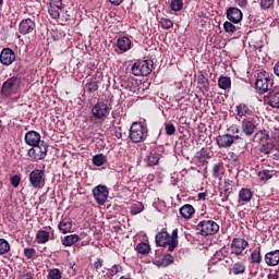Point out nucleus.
I'll list each match as a JSON object with an SVG mask.
<instances>
[{"instance_id":"f257e3e1","label":"nucleus","mask_w":279,"mask_h":279,"mask_svg":"<svg viewBox=\"0 0 279 279\" xmlns=\"http://www.w3.org/2000/svg\"><path fill=\"white\" fill-rule=\"evenodd\" d=\"M155 241L159 247H167V252H173L178 247V229H174L171 235L167 231L157 233Z\"/></svg>"},{"instance_id":"f03ea898","label":"nucleus","mask_w":279,"mask_h":279,"mask_svg":"<svg viewBox=\"0 0 279 279\" xmlns=\"http://www.w3.org/2000/svg\"><path fill=\"white\" fill-rule=\"evenodd\" d=\"M151 69H154V62L149 60L144 61H136L132 68V74L135 75V77H146L151 73Z\"/></svg>"},{"instance_id":"7ed1b4c3","label":"nucleus","mask_w":279,"mask_h":279,"mask_svg":"<svg viewBox=\"0 0 279 279\" xmlns=\"http://www.w3.org/2000/svg\"><path fill=\"white\" fill-rule=\"evenodd\" d=\"M129 138L132 143H143L147 138V128L141 122H134L131 125Z\"/></svg>"},{"instance_id":"20e7f679","label":"nucleus","mask_w":279,"mask_h":279,"mask_svg":"<svg viewBox=\"0 0 279 279\" xmlns=\"http://www.w3.org/2000/svg\"><path fill=\"white\" fill-rule=\"evenodd\" d=\"M19 88H21V77L11 76L2 84L1 94L4 97H10V95H16Z\"/></svg>"},{"instance_id":"39448f33","label":"nucleus","mask_w":279,"mask_h":279,"mask_svg":"<svg viewBox=\"0 0 279 279\" xmlns=\"http://www.w3.org/2000/svg\"><path fill=\"white\" fill-rule=\"evenodd\" d=\"M49 151V145L47 142H41L39 144H35L27 151V156L31 157L32 160H45L47 153Z\"/></svg>"},{"instance_id":"423d86ee","label":"nucleus","mask_w":279,"mask_h":279,"mask_svg":"<svg viewBox=\"0 0 279 279\" xmlns=\"http://www.w3.org/2000/svg\"><path fill=\"white\" fill-rule=\"evenodd\" d=\"M196 230L202 236H209L219 232V226L214 220H202L198 222Z\"/></svg>"},{"instance_id":"0eeeda50","label":"nucleus","mask_w":279,"mask_h":279,"mask_svg":"<svg viewBox=\"0 0 279 279\" xmlns=\"http://www.w3.org/2000/svg\"><path fill=\"white\" fill-rule=\"evenodd\" d=\"M255 88L256 90H259V93H267L274 88V83L271 82V78H269V74H267V72H260L257 74Z\"/></svg>"},{"instance_id":"6e6552de","label":"nucleus","mask_w":279,"mask_h":279,"mask_svg":"<svg viewBox=\"0 0 279 279\" xmlns=\"http://www.w3.org/2000/svg\"><path fill=\"white\" fill-rule=\"evenodd\" d=\"M29 182L33 189H43L45 186V170H33L29 173Z\"/></svg>"},{"instance_id":"1a4fd4ad","label":"nucleus","mask_w":279,"mask_h":279,"mask_svg":"<svg viewBox=\"0 0 279 279\" xmlns=\"http://www.w3.org/2000/svg\"><path fill=\"white\" fill-rule=\"evenodd\" d=\"M93 195L99 206H104V204L108 202V195H110V191H108L106 185H98L93 189Z\"/></svg>"},{"instance_id":"9d476101","label":"nucleus","mask_w":279,"mask_h":279,"mask_svg":"<svg viewBox=\"0 0 279 279\" xmlns=\"http://www.w3.org/2000/svg\"><path fill=\"white\" fill-rule=\"evenodd\" d=\"M92 114L96 119H106L108 114H110V109L108 108V104L104 101L97 102L92 108Z\"/></svg>"},{"instance_id":"9b49d317","label":"nucleus","mask_w":279,"mask_h":279,"mask_svg":"<svg viewBox=\"0 0 279 279\" xmlns=\"http://www.w3.org/2000/svg\"><path fill=\"white\" fill-rule=\"evenodd\" d=\"M239 138H241L239 135L232 136L230 134H223L216 137V143L220 149H226L232 147L234 141H239Z\"/></svg>"},{"instance_id":"f8f14e48","label":"nucleus","mask_w":279,"mask_h":279,"mask_svg":"<svg viewBox=\"0 0 279 279\" xmlns=\"http://www.w3.org/2000/svg\"><path fill=\"white\" fill-rule=\"evenodd\" d=\"M247 245H250V243L245 239L234 238L231 243V252L232 254H236V256H241L243 252H245Z\"/></svg>"},{"instance_id":"ddd939ff","label":"nucleus","mask_w":279,"mask_h":279,"mask_svg":"<svg viewBox=\"0 0 279 279\" xmlns=\"http://www.w3.org/2000/svg\"><path fill=\"white\" fill-rule=\"evenodd\" d=\"M256 125L255 118H245L241 122V130L245 136H252L256 132Z\"/></svg>"},{"instance_id":"4468645a","label":"nucleus","mask_w":279,"mask_h":279,"mask_svg":"<svg viewBox=\"0 0 279 279\" xmlns=\"http://www.w3.org/2000/svg\"><path fill=\"white\" fill-rule=\"evenodd\" d=\"M14 60H16V54L14 53V50L10 48L2 49L0 53L1 64H3L4 66H10V64H12Z\"/></svg>"},{"instance_id":"2eb2a0df","label":"nucleus","mask_w":279,"mask_h":279,"mask_svg":"<svg viewBox=\"0 0 279 279\" xmlns=\"http://www.w3.org/2000/svg\"><path fill=\"white\" fill-rule=\"evenodd\" d=\"M40 138H41L40 133L36 131H28L25 134L24 141L26 145H29L31 147H36V145L40 143H45V141H41Z\"/></svg>"},{"instance_id":"dca6fc26","label":"nucleus","mask_w":279,"mask_h":279,"mask_svg":"<svg viewBox=\"0 0 279 279\" xmlns=\"http://www.w3.org/2000/svg\"><path fill=\"white\" fill-rule=\"evenodd\" d=\"M34 29H36V22H34L32 19H25L21 21L19 27L20 34L25 36L26 34H32Z\"/></svg>"},{"instance_id":"f3484780","label":"nucleus","mask_w":279,"mask_h":279,"mask_svg":"<svg viewBox=\"0 0 279 279\" xmlns=\"http://www.w3.org/2000/svg\"><path fill=\"white\" fill-rule=\"evenodd\" d=\"M64 8V4H62V0H51L50 1V8L48 9V12L52 19H60V10Z\"/></svg>"},{"instance_id":"a211bd4d","label":"nucleus","mask_w":279,"mask_h":279,"mask_svg":"<svg viewBox=\"0 0 279 279\" xmlns=\"http://www.w3.org/2000/svg\"><path fill=\"white\" fill-rule=\"evenodd\" d=\"M264 260L268 267H276V265H279V250L266 253Z\"/></svg>"},{"instance_id":"6ab92c4d","label":"nucleus","mask_w":279,"mask_h":279,"mask_svg":"<svg viewBox=\"0 0 279 279\" xmlns=\"http://www.w3.org/2000/svg\"><path fill=\"white\" fill-rule=\"evenodd\" d=\"M122 86H124V88H126V90H130V93H135L136 95H138V93H141V88L138 87V81L133 77L126 78L123 82Z\"/></svg>"},{"instance_id":"aec40b11","label":"nucleus","mask_w":279,"mask_h":279,"mask_svg":"<svg viewBox=\"0 0 279 279\" xmlns=\"http://www.w3.org/2000/svg\"><path fill=\"white\" fill-rule=\"evenodd\" d=\"M227 19L231 21V23H240L243 20V13L238 8H230L227 11Z\"/></svg>"},{"instance_id":"412c9836","label":"nucleus","mask_w":279,"mask_h":279,"mask_svg":"<svg viewBox=\"0 0 279 279\" xmlns=\"http://www.w3.org/2000/svg\"><path fill=\"white\" fill-rule=\"evenodd\" d=\"M180 215L183 217V219H192L193 215H195V207H193L191 204L183 205L180 208Z\"/></svg>"},{"instance_id":"4be33fe9","label":"nucleus","mask_w":279,"mask_h":279,"mask_svg":"<svg viewBox=\"0 0 279 279\" xmlns=\"http://www.w3.org/2000/svg\"><path fill=\"white\" fill-rule=\"evenodd\" d=\"M253 193L252 190L250 189H242L239 192V204H247V202H252V197H253Z\"/></svg>"},{"instance_id":"5701e85b","label":"nucleus","mask_w":279,"mask_h":279,"mask_svg":"<svg viewBox=\"0 0 279 279\" xmlns=\"http://www.w3.org/2000/svg\"><path fill=\"white\" fill-rule=\"evenodd\" d=\"M145 160L147 161L148 167H155V165L160 162V154H158V150L153 149Z\"/></svg>"},{"instance_id":"b1692460","label":"nucleus","mask_w":279,"mask_h":279,"mask_svg":"<svg viewBox=\"0 0 279 279\" xmlns=\"http://www.w3.org/2000/svg\"><path fill=\"white\" fill-rule=\"evenodd\" d=\"M73 228V221L70 220V218H64L59 225L58 229L62 234H66L68 232H71V229Z\"/></svg>"},{"instance_id":"393cba45","label":"nucleus","mask_w":279,"mask_h":279,"mask_svg":"<svg viewBox=\"0 0 279 279\" xmlns=\"http://www.w3.org/2000/svg\"><path fill=\"white\" fill-rule=\"evenodd\" d=\"M266 104L271 106V108H279V93H269L266 98Z\"/></svg>"},{"instance_id":"a878e982","label":"nucleus","mask_w":279,"mask_h":279,"mask_svg":"<svg viewBox=\"0 0 279 279\" xmlns=\"http://www.w3.org/2000/svg\"><path fill=\"white\" fill-rule=\"evenodd\" d=\"M132 47V41L128 37H121L118 39V49L120 51H128Z\"/></svg>"},{"instance_id":"bb28decb","label":"nucleus","mask_w":279,"mask_h":279,"mask_svg":"<svg viewBox=\"0 0 279 279\" xmlns=\"http://www.w3.org/2000/svg\"><path fill=\"white\" fill-rule=\"evenodd\" d=\"M276 149V144L272 141H267L265 143H262V146L259 148V151L262 154H271Z\"/></svg>"},{"instance_id":"cd10ccee","label":"nucleus","mask_w":279,"mask_h":279,"mask_svg":"<svg viewBox=\"0 0 279 279\" xmlns=\"http://www.w3.org/2000/svg\"><path fill=\"white\" fill-rule=\"evenodd\" d=\"M77 241H80V235L70 234L62 240V245H64V247H71V245H75Z\"/></svg>"},{"instance_id":"c85d7f7f","label":"nucleus","mask_w":279,"mask_h":279,"mask_svg":"<svg viewBox=\"0 0 279 279\" xmlns=\"http://www.w3.org/2000/svg\"><path fill=\"white\" fill-rule=\"evenodd\" d=\"M251 263H253L254 265H260V263H263V256L260 255V246H258L252 252Z\"/></svg>"},{"instance_id":"c756f323","label":"nucleus","mask_w":279,"mask_h":279,"mask_svg":"<svg viewBox=\"0 0 279 279\" xmlns=\"http://www.w3.org/2000/svg\"><path fill=\"white\" fill-rule=\"evenodd\" d=\"M175 258L171 254H166L159 262L158 267H169V265H173Z\"/></svg>"},{"instance_id":"7c9ffc66","label":"nucleus","mask_w":279,"mask_h":279,"mask_svg":"<svg viewBox=\"0 0 279 279\" xmlns=\"http://www.w3.org/2000/svg\"><path fill=\"white\" fill-rule=\"evenodd\" d=\"M250 112H252V110H250V107H247V105L245 104H239L236 106V114L238 117H247V114H250Z\"/></svg>"},{"instance_id":"2f4dec72","label":"nucleus","mask_w":279,"mask_h":279,"mask_svg":"<svg viewBox=\"0 0 279 279\" xmlns=\"http://www.w3.org/2000/svg\"><path fill=\"white\" fill-rule=\"evenodd\" d=\"M231 85H232V81H230V77H228V76H221L218 80V86L222 90H228V88H230Z\"/></svg>"},{"instance_id":"473e14b6","label":"nucleus","mask_w":279,"mask_h":279,"mask_svg":"<svg viewBox=\"0 0 279 279\" xmlns=\"http://www.w3.org/2000/svg\"><path fill=\"white\" fill-rule=\"evenodd\" d=\"M144 210H145V205H143V203L141 202L134 203L130 208L131 215H141V213H143Z\"/></svg>"},{"instance_id":"72a5a7b5","label":"nucleus","mask_w":279,"mask_h":279,"mask_svg":"<svg viewBox=\"0 0 279 279\" xmlns=\"http://www.w3.org/2000/svg\"><path fill=\"white\" fill-rule=\"evenodd\" d=\"M231 271L234 276H241V274H245V266L243 263L238 262L233 264Z\"/></svg>"},{"instance_id":"f704fd0d","label":"nucleus","mask_w":279,"mask_h":279,"mask_svg":"<svg viewBox=\"0 0 279 279\" xmlns=\"http://www.w3.org/2000/svg\"><path fill=\"white\" fill-rule=\"evenodd\" d=\"M254 138H257L262 145V143H267L269 141V132L267 130L258 131Z\"/></svg>"},{"instance_id":"c9c22d12","label":"nucleus","mask_w":279,"mask_h":279,"mask_svg":"<svg viewBox=\"0 0 279 279\" xmlns=\"http://www.w3.org/2000/svg\"><path fill=\"white\" fill-rule=\"evenodd\" d=\"M37 243H47L49 241V232L39 230L36 234Z\"/></svg>"},{"instance_id":"e433bc0d","label":"nucleus","mask_w":279,"mask_h":279,"mask_svg":"<svg viewBox=\"0 0 279 279\" xmlns=\"http://www.w3.org/2000/svg\"><path fill=\"white\" fill-rule=\"evenodd\" d=\"M10 250V242H8V240L5 239H0V256H3V254H8Z\"/></svg>"},{"instance_id":"4c0bfd02","label":"nucleus","mask_w":279,"mask_h":279,"mask_svg":"<svg viewBox=\"0 0 279 279\" xmlns=\"http://www.w3.org/2000/svg\"><path fill=\"white\" fill-rule=\"evenodd\" d=\"M87 93H97L99 90V83L96 81H89L85 84Z\"/></svg>"},{"instance_id":"58836bf2","label":"nucleus","mask_w":279,"mask_h":279,"mask_svg":"<svg viewBox=\"0 0 279 279\" xmlns=\"http://www.w3.org/2000/svg\"><path fill=\"white\" fill-rule=\"evenodd\" d=\"M105 162H107V160L106 156H104L102 154L95 155L93 157V163L95 165V167H104Z\"/></svg>"},{"instance_id":"ea45409f","label":"nucleus","mask_w":279,"mask_h":279,"mask_svg":"<svg viewBox=\"0 0 279 279\" xmlns=\"http://www.w3.org/2000/svg\"><path fill=\"white\" fill-rule=\"evenodd\" d=\"M151 247L149 246V244L142 242L140 244H137L136 246V251L138 252V254H149Z\"/></svg>"},{"instance_id":"a19ab883","label":"nucleus","mask_w":279,"mask_h":279,"mask_svg":"<svg viewBox=\"0 0 279 279\" xmlns=\"http://www.w3.org/2000/svg\"><path fill=\"white\" fill-rule=\"evenodd\" d=\"M258 178L262 180V182H267V180H271L272 178L271 171L263 170L258 173Z\"/></svg>"},{"instance_id":"79ce46f5","label":"nucleus","mask_w":279,"mask_h":279,"mask_svg":"<svg viewBox=\"0 0 279 279\" xmlns=\"http://www.w3.org/2000/svg\"><path fill=\"white\" fill-rule=\"evenodd\" d=\"M159 23L162 29H171V27H173V21L167 17H162Z\"/></svg>"},{"instance_id":"37998d69","label":"nucleus","mask_w":279,"mask_h":279,"mask_svg":"<svg viewBox=\"0 0 279 279\" xmlns=\"http://www.w3.org/2000/svg\"><path fill=\"white\" fill-rule=\"evenodd\" d=\"M223 29L227 32V34H234V32H236V26H234V24L231 22H225Z\"/></svg>"},{"instance_id":"c03bdc74","label":"nucleus","mask_w":279,"mask_h":279,"mask_svg":"<svg viewBox=\"0 0 279 279\" xmlns=\"http://www.w3.org/2000/svg\"><path fill=\"white\" fill-rule=\"evenodd\" d=\"M182 0H172L171 10H173L174 12H180V10H182Z\"/></svg>"},{"instance_id":"a18cd8bd","label":"nucleus","mask_w":279,"mask_h":279,"mask_svg":"<svg viewBox=\"0 0 279 279\" xmlns=\"http://www.w3.org/2000/svg\"><path fill=\"white\" fill-rule=\"evenodd\" d=\"M230 193H232V189L227 187L223 190V192H220V197L222 202H228L229 197H230Z\"/></svg>"},{"instance_id":"49530a36","label":"nucleus","mask_w":279,"mask_h":279,"mask_svg":"<svg viewBox=\"0 0 279 279\" xmlns=\"http://www.w3.org/2000/svg\"><path fill=\"white\" fill-rule=\"evenodd\" d=\"M49 277L51 279H61L62 278V272H60V269L54 268V269L50 270Z\"/></svg>"},{"instance_id":"de8ad7c7","label":"nucleus","mask_w":279,"mask_h":279,"mask_svg":"<svg viewBox=\"0 0 279 279\" xmlns=\"http://www.w3.org/2000/svg\"><path fill=\"white\" fill-rule=\"evenodd\" d=\"M221 169H223V165H221V163L214 165V167H213L214 178H219V171H221Z\"/></svg>"},{"instance_id":"09e8293b","label":"nucleus","mask_w":279,"mask_h":279,"mask_svg":"<svg viewBox=\"0 0 279 279\" xmlns=\"http://www.w3.org/2000/svg\"><path fill=\"white\" fill-rule=\"evenodd\" d=\"M166 134L168 136H173V134H175V125H173V124H166Z\"/></svg>"},{"instance_id":"8fccbe9b","label":"nucleus","mask_w":279,"mask_h":279,"mask_svg":"<svg viewBox=\"0 0 279 279\" xmlns=\"http://www.w3.org/2000/svg\"><path fill=\"white\" fill-rule=\"evenodd\" d=\"M24 256H26L28 259L34 258V256H36V250L35 248H24Z\"/></svg>"},{"instance_id":"3c124183","label":"nucleus","mask_w":279,"mask_h":279,"mask_svg":"<svg viewBox=\"0 0 279 279\" xmlns=\"http://www.w3.org/2000/svg\"><path fill=\"white\" fill-rule=\"evenodd\" d=\"M11 184L14 189H17L19 184H21V177L19 175H13L11 178Z\"/></svg>"},{"instance_id":"603ef678","label":"nucleus","mask_w":279,"mask_h":279,"mask_svg":"<svg viewBox=\"0 0 279 279\" xmlns=\"http://www.w3.org/2000/svg\"><path fill=\"white\" fill-rule=\"evenodd\" d=\"M197 158H199V160H206L208 158V153L205 148H202L201 151L197 153Z\"/></svg>"},{"instance_id":"864d4df0","label":"nucleus","mask_w":279,"mask_h":279,"mask_svg":"<svg viewBox=\"0 0 279 279\" xmlns=\"http://www.w3.org/2000/svg\"><path fill=\"white\" fill-rule=\"evenodd\" d=\"M274 3V0H262L260 1V5L262 8H264L265 10L271 8V4Z\"/></svg>"},{"instance_id":"5fc2aeb1","label":"nucleus","mask_w":279,"mask_h":279,"mask_svg":"<svg viewBox=\"0 0 279 279\" xmlns=\"http://www.w3.org/2000/svg\"><path fill=\"white\" fill-rule=\"evenodd\" d=\"M95 269H101L104 267V259L98 258L97 262L94 264Z\"/></svg>"},{"instance_id":"6e6d98bb","label":"nucleus","mask_w":279,"mask_h":279,"mask_svg":"<svg viewBox=\"0 0 279 279\" xmlns=\"http://www.w3.org/2000/svg\"><path fill=\"white\" fill-rule=\"evenodd\" d=\"M121 266L120 265H113L111 267V274H113V276H116V274H119L121 271Z\"/></svg>"},{"instance_id":"4d7b16f0","label":"nucleus","mask_w":279,"mask_h":279,"mask_svg":"<svg viewBox=\"0 0 279 279\" xmlns=\"http://www.w3.org/2000/svg\"><path fill=\"white\" fill-rule=\"evenodd\" d=\"M229 158L230 160H232L233 162H238L239 161V155L234 154V153H230L229 154Z\"/></svg>"},{"instance_id":"13d9d810","label":"nucleus","mask_w":279,"mask_h":279,"mask_svg":"<svg viewBox=\"0 0 279 279\" xmlns=\"http://www.w3.org/2000/svg\"><path fill=\"white\" fill-rule=\"evenodd\" d=\"M20 279H34V276L31 272L21 275Z\"/></svg>"},{"instance_id":"bf43d9fd","label":"nucleus","mask_w":279,"mask_h":279,"mask_svg":"<svg viewBox=\"0 0 279 279\" xmlns=\"http://www.w3.org/2000/svg\"><path fill=\"white\" fill-rule=\"evenodd\" d=\"M110 1V3H112L113 5H121V2L123 1V0H109Z\"/></svg>"},{"instance_id":"052dcab7","label":"nucleus","mask_w":279,"mask_h":279,"mask_svg":"<svg viewBox=\"0 0 279 279\" xmlns=\"http://www.w3.org/2000/svg\"><path fill=\"white\" fill-rule=\"evenodd\" d=\"M198 199H206V193H199Z\"/></svg>"},{"instance_id":"680f3d73","label":"nucleus","mask_w":279,"mask_h":279,"mask_svg":"<svg viewBox=\"0 0 279 279\" xmlns=\"http://www.w3.org/2000/svg\"><path fill=\"white\" fill-rule=\"evenodd\" d=\"M123 137V133L121 132H116V138H122Z\"/></svg>"},{"instance_id":"e2e57ef3","label":"nucleus","mask_w":279,"mask_h":279,"mask_svg":"<svg viewBox=\"0 0 279 279\" xmlns=\"http://www.w3.org/2000/svg\"><path fill=\"white\" fill-rule=\"evenodd\" d=\"M268 279H276V275L269 274V275H268Z\"/></svg>"},{"instance_id":"0e129e2a","label":"nucleus","mask_w":279,"mask_h":279,"mask_svg":"<svg viewBox=\"0 0 279 279\" xmlns=\"http://www.w3.org/2000/svg\"><path fill=\"white\" fill-rule=\"evenodd\" d=\"M275 149H276V151L279 153V143H278V144H275Z\"/></svg>"},{"instance_id":"69168bd1","label":"nucleus","mask_w":279,"mask_h":279,"mask_svg":"<svg viewBox=\"0 0 279 279\" xmlns=\"http://www.w3.org/2000/svg\"><path fill=\"white\" fill-rule=\"evenodd\" d=\"M0 5H3V0H0Z\"/></svg>"},{"instance_id":"338daca9","label":"nucleus","mask_w":279,"mask_h":279,"mask_svg":"<svg viewBox=\"0 0 279 279\" xmlns=\"http://www.w3.org/2000/svg\"><path fill=\"white\" fill-rule=\"evenodd\" d=\"M235 132L239 134V128H235Z\"/></svg>"}]
</instances>
